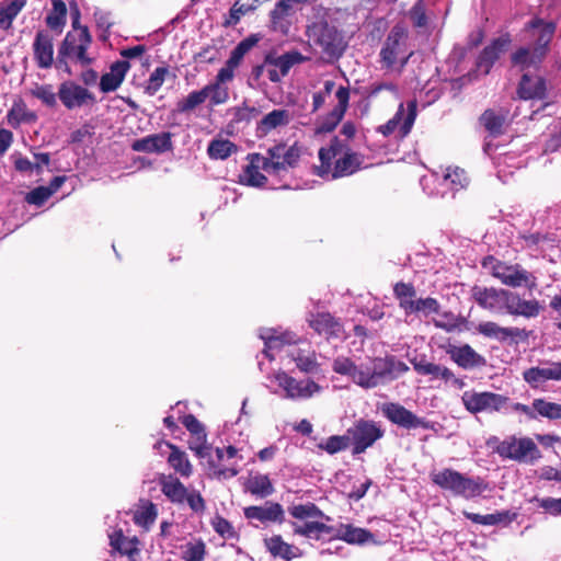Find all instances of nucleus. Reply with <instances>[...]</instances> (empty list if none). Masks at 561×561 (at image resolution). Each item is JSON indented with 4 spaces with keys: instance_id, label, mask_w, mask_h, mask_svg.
Returning <instances> with one entry per match:
<instances>
[{
    "instance_id": "obj_1",
    "label": "nucleus",
    "mask_w": 561,
    "mask_h": 561,
    "mask_svg": "<svg viewBox=\"0 0 561 561\" xmlns=\"http://www.w3.org/2000/svg\"><path fill=\"white\" fill-rule=\"evenodd\" d=\"M260 339L264 342L263 353L270 359L283 354L289 362L304 373H312L318 368L317 357L309 343L298 341L295 333L274 328H262Z\"/></svg>"
},
{
    "instance_id": "obj_2",
    "label": "nucleus",
    "mask_w": 561,
    "mask_h": 561,
    "mask_svg": "<svg viewBox=\"0 0 561 561\" xmlns=\"http://www.w3.org/2000/svg\"><path fill=\"white\" fill-rule=\"evenodd\" d=\"M472 297L481 308L496 313L505 311L513 316L535 318L541 310L536 299L525 300L518 294L506 289L476 286Z\"/></svg>"
},
{
    "instance_id": "obj_3",
    "label": "nucleus",
    "mask_w": 561,
    "mask_h": 561,
    "mask_svg": "<svg viewBox=\"0 0 561 561\" xmlns=\"http://www.w3.org/2000/svg\"><path fill=\"white\" fill-rule=\"evenodd\" d=\"M319 160L317 174L328 180L352 175L363 164V157L337 137H334L328 147L319 150Z\"/></svg>"
},
{
    "instance_id": "obj_4",
    "label": "nucleus",
    "mask_w": 561,
    "mask_h": 561,
    "mask_svg": "<svg viewBox=\"0 0 561 561\" xmlns=\"http://www.w3.org/2000/svg\"><path fill=\"white\" fill-rule=\"evenodd\" d=\"M556 24L541 19H533L525 27V39L529 46L519 48L513 56L512 62L522 70L537 68L548 51V46L554 35Z\"/></svg>"
},
{
    "instance_id": "obj_5",
    "label": "nucleus",
    "mask_w": 561,
    "mask_h": 561,
    "mask_svg": "<svg viewBox=\"0 0 561 561\" xmlns=\"http://www.w3.org/2000/svg\"><path fill=\"white\" fill-rule=\"evenodd\" d=\"M332 369L339 375L346 376L355 385L365 389L382 385L378 357L354 360L350 357L339 356L334 359Z\"/></svg>"
},
{
    "instance_id": "obj_6",
    "label": "nucleus",
    "mask_w": 561,
    "mask_h": 561,
    "mask_svg": "<svg viewBox=\"0 0 561 561\" xmlns=\"http://www.w3.org/2000/svg\"><path fill=\"white\" fill-rule=\"evenodd\" d=\"M271 391L293 401H305L318 396L322 387L310 378L296 379L284 370H277L270 377Z\"/></svg>"
},
{
    "instance_id": "obj_7",
    "label": "nucleus",
    "mask_w": 561,
    "mask_h": 561,
    "mask_svg": "<svg viewBox=\"0 0 561 561\" xmlns=\"http://www.w3.org/2000/svg\"><path fill=\"white\" fill-rule=\"evenodd\" d=\"M469 184L467 172L459 167H446L442 174L434 172L421 179L423 191L430 196L451 197Z\"/></svg>"
},
{
    "instance_id": "obj_8",
    "label": "nucleus",
    "mask_w": 561,
    "mask_h": 561,
    "mask_svg": "<svg viewBox=\"0 0 561 561\" xmlns=\"http://www.w3.org/2000/svg\"><path fill=\"white\" fill-rule=\"evenodd\" d=\"M288 512L296 519L291 523L294 534L314 540L330 534V527L323 523V513L314 504H295Z\"/></svg>"
},
{
    "instance_id": "obj_9",
    "label": "nucleus",
    "mask_w": 561,
    "mask_h": 561,
    "mask_svg": "<svg viewBox=\"0 0 561 561\" xmlns=\"http://www.w3.org/2000/svg\"><path fill=\"white\" fill-rule=\"evenodd\" d=\"M432 481L444 491L450 492L453 495L471 499L480 495L483 485L478 479H472L462 473L445 468L431 473Z\"/></svg>"
},
{
    "instance_id": "obj_10",
    "label": "nucleus",
    "mask_w": 561,
    "mask_h": 561,
    "mask_svg": "<svg viewBox=\"0 0 561 561\" xmlns=\"http://www.w3.org/2000/svg\"><path fill=\"white\" fill-rule=\"evenodd\" d=\"M408 33L401 25L392 27L380 50L382 67L390 71L401 72L411 53L407 51Z\"/></svg>"
},
{
    "instance_id": "obj_11",
    "label": "nucleus",
    "mask_w": 561,
    "mask_h": 561,
    "mask_svg": "<svg viewBox=\"0 0 561 561\" xmlns=\"http://www.w3.org/2000/svg\"><path fill=\"white\" fill-rule=\"evenodd\" d=\"M489 445H495V451L505 459L528 463L540 458L539 448L529 437L510 436L501 442L492 437Z\"/></svg>"
},
{
    "instance_id": "obj_12",
    "label": "nucleus",
    "mask_w": 561,
    "mask_h": 561,
    "mask_svg": "<svg viewBox=\"0 0 561 561\" xmlns=\"http://www.w3.org/2000/svg\"><path fill=\"white\" fill-rule=\"evenodd\" d=\"M241 451L242 447L234 445L225 448L217 447L215 458L210 455L207 460L209 476L224 480L236 477L242 469L243 456Z\"/></svg>"
},
{
    "instance_id": "obj_13",
    "label": "nucleus",
    "mask_w": 561,
    "mask_h": 561,
    "mask_svg": "<svg viewBox=\"0 0 561 561\" xmlns=\"http://www.w3.org/2000/svg\"><path fill=\"white\" fill-rule=\"evenodd\" d=\"M483 266L489 270L495 278H497L502 284L506 286L513 288L526 287L530 290L537 286L536 277L517 264L508 265L495 261L493 257H488L484 260Z\"/></svg>"
},
{
    "instance_id": "obj_14",
    "label": "nucleus",
    "mask_w": 561,
    "mask_h": 561,
    "mask_svg": "<svg viewBox=\"0 0 561 561\" xmlns=\"http://www.w3.org/2000/svg\"><path fill=\"white\" fill-rule=\"evenodd\" d=\"M92 44V36L90 32L80 31L78 34H66L58 48V59L60 62L79 64L82 67L92 64L93 58L89 56V48Z\"/></svg>"
},
{
    "instance_id": "obj_15",
    "label": "nucleus",
    "mask_w": 561,
    "mask_h": 561,
    "mask_svg": "<svg viewBox=\"0 0 561 561\" xmlns=\"http://www.w3.org/2000/svg\"><path fill=\"white\" fill-rule=\"evenodd\" d=\"M307 35L309 41L329 58L337 57L343 51L344 45L341 35L335 27L327 23L319 22L308 26Z\"/></svg>"
},
{
    "instance_id": "obj_16",
    "label": "nucleus",
    "mask_w": 561,
    "mask_h": 561,
    "mask_svg": "<svg viewBox=\"0 0 561 561\" xmlns=\"http://www.w3.org/2000/svg\"><path fill=\"white\" fill-rule=\"evenodd\" d=\"M301 153L302 147L297 142L290 146L278 144L267 149L265 158L270 165V175H280L297 167Z\"/></svg>"
},
{
    "instance_id": "obj_17",
    "label": "nucleus",
    "mask_w": 561,
    "mask_h": 561,
    "mask_svg": "<svg viewBox=\"0 0 561 561\" xmlns=\"http://www.w3.org/2000/svg\"><path fill=\"white\" fill-rule=\"evenodd\" d=\"M507 398L497 393L473 390L465 391L461 396L462 404L470 413L499 412L507 402Z\"/></svg>"
},
{
    "instance_id": "obj_18",
    "label": "nucleus",
    "mask_w": 561,
    "mask_h": 561,
    "mask_svg": "<svg viewBox=\"0 0 561 561\" xmlns=\"http://www.w3.org/2000/svg\"><path fill=\"white\" fill-rule=\"evenodd\" d=\"M58 99L68 111L79 110L95 102V96L92 92L72 80H67L59 84Z\"/></svg>"
},
{
    "instance_id": "obj_19",
    "label": "nucleus",
    "mask_w": 561,
    "mask_h": 561,
    "mask_svg": "<svg viewBox=\"0 0 561 561\" xmlns=\"http://www.w3.org/2000/svg\"><path fill=\"white\" fill-rule=\"evenodd\" d=\"M350 442L354 445V453H364L368 447L382 437L383 431L374 421L359 420L348 428Z\"/></svg>"
},
{
    "instance_id": "obj_20",
    "label": "nucleus",
    "mask_w": 561,
    "mask_h": 561,
    "mask_svg": "<svg viewBox=\"0 0 561 561\" xmlns=\"http://www.w3.org/2000/svg\"><path fill=\"white\" fill-rule=\"evenodd\" d=\"M244 517L254 526H267L274 523H283L285 513L280 504L265 502L263 505H252L243 508Z\"/></svg>"
},
{
    "instance_id": "obj_21",
    "label": "nucleus",
    "mask_w": 561,
    "mask_h": 561,
    "mask_svg": "<svg viewBox=\"0 0 561 561\" xmlns=\"http://www.w3.org/2000/svg\"><path fill=\"white\" fill-rule=\"evenodd\" d=\"M247 162L239 176L240 183L253 187L264 186L267 181L266 174L270 175V165L265 156L256 152L249 153Z\"/></svg>"
},
{
    "instance_id": "obj_22",
    "label": "nucleus",
    "mask_w": 561,
    "mask_h": 561,
    "mask_svg": "<svg viewBox=\"0 0 561 561\" xmlns=\"http://www.w3.org/2000/svg\"><path fill=\"white\" fill-rule=\"evenodd\" d=\"M336 104L332 111L320 119L314 128V135H322L331 133L337 126L345 115L350 102V90L346 87L340 85L335 91Z\"/></svg>"
},
{
    "instance_id": "obj_23",
    "label": "nucleus",
    "mask_w": 561,
    "mask_h": 561,
    "mask_svg": "<svg viewBox=\"0 0 561 561\" xmlns=\"http://www.w3.org/2000/svg\"><path fill=\"white\" fill-rule=\"evenodd\" d=\"M305 60H307V57L297 50H290L279 56L268 55L265 58L267 77L272 82H279L294 66Z\"/></svg>"
},
{
    "instance_id": "obj_24",
    "label": "nucleus",
    "mask_w": 561,
    "mask_h": 561,
    "mask_svg": "<svg viewBox=\"0 0 561 561\" xmlns=\"http://www.w3.org/2000/svg\"><path fill=\"white\" fill-rule=\"evenodd\" d=\"M523 378L533 389H542L548 381H561V362H542L524 370Z\"/></svg>"
},
{
    "instance_id": "obj_25",
    "label": "nucleus",
    "mask_w": 561,
    "mask_h": 561,
    "mask_svg": "<svg viewBox=\"0 0 561 561\" xmlns=\"http://www.w3.org/2000/svg\"><path fill=\"white\" fill-rule=\"evenodd\" d=\"M381 411L389 421L401 427L408 430L417 427L425 430L432 428V425L427 421L417 417L415 414L399 403H385L381 408Z\"/></svg>"
},
{
    "instance_id": "obj_26",
    "label": "nucleus",
    "mask_w": 561,
    "mask_h": 561,
    "mask_svg": "<svg viewBox=\"0 0 561 561\" xmlns=\"http://www.w3.org/2000/svg\"><path fill=\"white\" fill-rule=\"evenodd\" d=\"M299 5L294 0H280L271 11V24L274 31L287 34L296 20Z\"/></svg>"
},
{
    "instance_id": "obj_27",
    "label": "nucleus",
    "mask_w": 561,
    "mask_h": 561,
    "mask_svg": "<svg viewBox=\"0 0 561 561\" xmlns=\"http://www.w3.org/2000/svg\"><path fill=\"white\" fill-rule=\"evenodd\" d=\"M32 48L37 67L49 69L54 64V39L48 31L41 30L36 32Z\"/></svg>"
},
{
    "instance_id": "obj_28",
    "label": "nucleus",
    "mask_w": 561,
    "mask_h": 561,
    "mask_svg": "<svg viewBox=\"0 0 561 561\" xmlns=\"http://www.w3.org/2000/svg\"><path fill=\"white\" fill-rule=\"evenodd\" d=\"M172 148L171 134L159 133L148 135L144 138L136 139L131 144V149L137 152L161 153Z\"/></svg>"
},
{
    "instance_id": "obj_29",
    "label": "nucleus",
    "mask_w": 561,
    "mask_h": 561,
    "mask_svg": "<svg viewBox=\"0 0 561 561\" xmlns=\"http://www.w3.org/2000/svg\"><path fill=\"white\" fill-rule=\"evenodd\" d=\"M293 113L284 107L274 108L265 114L256 126V131L260 135L266 136L273 130L286 127L293 121Z\"/></svg>"
},
{
    "instance_id": "obj_30",
    "label": "nucleus",
    "mask_w": 561,
    "mask_h": 561,
    "mask_svg": "<svg viewBox=\"0 0 561 561\" xmlns=\"http://www.w3.org/2000/svg\"><path fill=\"white\" fill-rule=\"evenodd\" d=\"M417 116V103L415 100H410L405 104L400 103L396 114L390 118L394 121L397 128L399 129V138H405L416 119Z\"/></svg>"
},
{
    "instance_id": "obj_31",
    "label": "nucleus",
    "mask_w": 561,
    "mask_h": 561,
    "mask_svg": "<svg viewBox=\"0 0 561 561\" xmlns=\"http://www.w3.org/2000/svg\"><path fill=\"white\" fill-rule=\"evenodd\" d=\"M233 80L226 73L218 71L214 82L205 85L203 91L206 100L209 99L210 105L216 106L225 104L229 99V87L228 84Z\"/></svg>"
},
{
    "instance_id": "obj_32",
    "label": "nucleus",
    "mask_w": 561,
    "mask_h": 561,
    "mask_svg": "<svg viewBox=\"0 0 561 561\" xmlns=\"http://www.w3.org/2000/svg\"><path fill=\"white\" fill-rule=\"evenodd\" d=\"M130 65L128 61L118 60L114 62L110 71L104 73L100 79V90L103 93H108L117 90L123 83Z\"/></svg>"
},
{
    "instance_id": "obj_33",
    "label": "nucleus",
    "mask_w": 561,
    "mask_h": 561,
    "mask_svg": "<svg viewBox=\"0 0 561 561\" xmlns=\"http://www.w3.org/2000/svg\"><path fill=\"white\" fill-rule=\"evenodd\" d=\"M264 546L274 558H279L285 561H291L302 554L298 547L284 541L279 535L265 538Z\"/></svg>"
},
{
    "instance_id": "obj_34",
    "label": "nucleus",
    "mask_w": 561,
    "mask_h": 561,
    "mask_svg": "<svg viewBox=\"0 0 561 561\" xmlns=\"http://www.w3.org/2000/svg\"><path fill=\"white\" fill-rule=\"evenodd\" d=\"M309 325L319 334L327 337H341L343 328L340 322L333 319L329 313H311L307 319Z\"/></svg>"
},
{
    "instance_id": "obj_35",
    "label": "nucleus",
    "mask_w": 561,
    "mask_h": 561,
    "mask_svg": "<svg viewBox=\"0 0 561 561\" xmlns=\"http://www.w3.org/2000/svg\"><path fill=\"white\" fill-rule=\"evenodd\" d=\"M518 93L524 100H541L546 95L545 80L541 77L527 71L522 77Z\"/></svg>"
},
{
    "instance_id": "obj_36",
    "label": "nucleus",
    "mask_w": 561,
    "mask_h": 561,
    "mask_svg": "<svg viewBox=\"0 0 561 561\" xmlns=\"http://www.w3.org/2000/svg\"><path fill=\"white\" fill-rule=\"evenodd\" d=\"M510 45V38L502 36L495 39L490 46L485 47L478 59L477 67L479 71L486 75L493 62L503 54Z\"/></svg>"
},
{
    "instance_id": "obj_37",
    "label": "nucleus",
    "mask_w": 561,
    "mask_h": 561,
    "mask_svg": "<svg viewBox=\"0 0 561 561\" xmlns=\"http://www.w3.org/2000/svg\"><path fill=\"white\" fill-rule=\"evenodd\" d=\"M449 354L451 359L465 369L480 367L485 364V359L468 344L451 347Z\"/></svg>"
},
{
    "instance_id": "obj_38",
    "label": "nucleus",
    "mask_w": 561,
    "mask_h": 561,
    "mask_svg": "<svg viewBox=\"0 0 561 561\" xmlns=\"http://www.w3.org/2000/svg\"><path fill=\"white\" fill-rule=\"evenodd\" d=\"M108 537L115 552L126 556L128 561H136L135 556L139 553V540L136 537H125L122 530H115Z\"/></svg>"
},
{
    "instance_id": "obj_39",
    "label": "nucleus",
    "mask_w": 561,
    "mask_h": 561,
    "mask_svg": "<svg viewBox=\"0 0 561 561\" xmlns=\"http://www.w3.org/2000/svg\"><path fill=\"white\" fill-rule=\"evenodd\" d=\"M160 485L162 493L171 502L183 503L185 501L187 490L178 478L173 476H163L160 479Z\"/></svg>"
},
{
    "instance_id": "obj_40",
    "label": "nucleus",
    "mask_w": 561,
    "mask_h": 561,
    "mask_svg": "<svg viewBox=\"0 0 561 561\" xmlns=\"http://www.w3.org/2000/svg\"><path fill=\"white\" fill-rule=\"evenodd\" d=\"M378 363L380 365L382 383L388 380L396 379L409 370V367L405 363L397 359L393 356H388L385 358L378 357Z\"/></svg>"
},
{
    "instance_id": "obj_41",
    "label": "nucleus",
    "mask_w": 561,
    "mask_h": 561,
    "mask_svg": "<svg viewBox=\"0 0 561 561\" xmlns=\"http://www.w3.org/2000/svg\"><path fill=\"white\" fill-rule=\"evenodd\" d=\"M26 0H7L0 3V28L9 30L14 19L25 7Z\"/></svg>"
},
{
    "instance_id": "obj_42",
    "label": "nucleus",
    "mask_w": 561,
    "mask_h": 561,
    "mask_svg": "<svg viewBox=\"0 0 561 561\" xmlns=\"http://www.w3.org/2000/svg\"><path fill=\"white\" fill-rule=\"evenodd\" d=\"M340 539L352 545H364L374 541V536L368 530L352 525H342L337 530Z\"/></svg>"
},
{
    "instance_id": "obj_43",
    "label": "nucleus",
    "mask_w": 561,
    "mask_h": 561,
    "mask_svg": "<svg viewBox=\"0 0 561 561\" xmlns=\"http://www.w3.org/2000/svg\"><path fill=\"white\" fill-rule=\"evenodd\" d=\"M244 488L245 491L259 497H267L274 492V488L268 476L262 473L250 476Z\"/></svg>"
},
{
    "instance_id": "obj_44",
    "label": "nucleus",
    "mask_w": 561,
    "mask_h": 561,
    "mask_svg": "<svg viewBox=\"0 0 561 561\" xmlns=\"http://www.w3.org/2000/svg\"><path fill=\"white\" fill-rule=\"evenodd\" d=\"M157 516V506L152 502L142 501L134 512V522L144 529L149 530Z\"/></svg>"
},
{
    "instance_id": "obj_45",
    "label": "nucleus",
    "mask_w": 561,
    "mask_h": 561,
    "mask_svg": "<svg viewBox=\"0 0 561 561\" xmlns=\"http://www.w3.org/2000/svg\"><path fill=\"white\" fill-rule=\"evenodd\" d=\"M8 124L16 128L22 123H33L36 121V114L27 110L26 105L22 101L13 103L12 107L7 114Z\"/></svg>"
},
{
    "instance_id": "obj_46",
    "label": "nucleus",
    "mask_w": 561,
    "mask_h": 561,
    "mask_svg": "<svg viewBox=\"0 0 561 561\" xmlns=\"http://www.w3.org/2000/svg\"><path fill=\"white\" fill-rule=\"evenodd\" d=\"M67 21V7L62 0H51V10L47 14L46 25L57 32H61Z\"/></svg>"
},
{
    "instance_id": "obj_47",
    "label": "nucleus",
    "mask_w": 561,
    "mask_h": 561,
    "mask_svg": "<svg viewBox=\"0 0 561 561\" xmlns=\"http://www.w3.org/2000/svg\"><path fill=\"white\" fill-rule=\"evenodd\" d=\"M478 332L486 337L505 341L513 337L516 333L515 329L503 328L492 321L481 322L478 328Z\"/></svg>"
},
{
    "instance_id": "obj_48",
    "label": "nucleus",
    "mask_w": 561,
    "mask_h": 561,
    "mask_svg": "<svg viewBox=\"0 0 561 561\" xmlns=\"http://www.w3.org/2000/svg\"><path fill=\"white\" fill-rule=\"evenodd\" d=\"M165 446L172 450L168 459L170 466L182 477H190L192 474V465L186 455L171 444H165Z\"/></svg>"
},
{
    "instance_id": "obj_49",
    "label": "nucleus",
    "mask_w": 561,
    "mask_h": 561,
    "mask_svg": "<svg viewBox=\"0 0 561 561\" xmlns=\"http://www.w3.org/2000/svg\"><path fill=\"white\" fill-rule=\"evenodd\" d=\"M481 122L492 135H499L507 123V115L490 110L484 112Z\"/></svg>"
},
{
    "instance_id": "obj_50",
    "label": "nucleus",
    "mask_w": 561,
    "mask_h": 561,
    "mask_svg": "<svg viewBox=\"0 0 561 561\" xmlns=\"http://www.w3.org/2000/svg\"><path fill=\"white\" fill-rule=\"evenodd\" d=\"M30 93L32 96L38 99L47 107H56L58 92L56 93L51 84H35L31 88Z\"/></svg>"
},
{
    "instance_id": "obj_51",
    "label": "nucleus",
    "mask_w": 561,
    "mask_h": 561,
    "mask_svg": "<svg viewBox=\"0 0 561 561\" xmlns=\"http://www.w3.org/2000/svg\"><path fill=\"white\" fill-rule=\"evenodd\" d=\"M237 147L228 139H215L208 146V154L213 159H227Z\"/></svg>"
},
{
    "instance_id": "obj_52",
    "label": "nucleus",
    "mask_w": 561,
    "mask_h": 561,
    "mask_svg": "<svg viewBox=\"0 0 561 561\" xmlns=\"http://www.w3.org/2000/svg\"><path fill=\"white\" fill-rule=\"evenodd\" d=\"M382 94L392 100H398L400 98L399 89L392 82H375L367 90V99L369 100L377 99Z\"/></svg>"
},
{
    "instance_id": "obj_53",
    "label": "nucleus",
    "mask_w": 561,
    "mask_h": 561,
    "mask_svg": "<svg viewBox=\"0 0 561 561\" xmlns=\"http://www.w3.org/2000/svg\"><path fill=\"white\" fill-rule=\"evenodd\" d=\"M206 101L203 89L190 92L176 104V111L180 113H190Z\"/></svg>"
},
{
    "instance_id": "obj_54",
    "label": "nucleus",
    "mask_w": 561,
    "mask_h": 561,
    "mask_svg": "<svg viewBox=\"0 0 561 561\" xmlns=\"http://www.w3.org/2000/svg\"><path fill=\"white\" fill-rule=\"evenodd\" d=\"M534 408L537 413V417H547L550 420L561 419V404L554 402H548L543 399H535Z\"/></svg>"
},
{
    "instance_id": "obj_55",
    "label": "nucleus",
    "mask_w": 561,
    "mask_h": 561,
    "mask_svg": "<svg viewBox=\"0 0 561 561\" xmlns=\"http://www.w3.org/2000/svg\"><path fill=\"white\" fill-rule=\"evenodd\" d=\"M188 446L190 449L194 451L195 455L202 460L207 461L209 456L211 455V447L207 443L206 433L191 436V439L188 440Z\"/></svg>"
},
{
    "instance_id": "obj_56",
    "label": "nucleus",
    "mask_w": 561,
    "mask_h": 561,
    "mask_svg": "<svg viewBox=\"0 0 561 561\" xmlns=\"http://www.w3.org/2000/svg\"><path fill=\"white\" fill-rule=\"evenodd\" d=\"M350 445L348 435H333L321 442L318 447L325 450L328 454L333 455L346 449Z\"/></svg>"
},
{
    "instance_id": "obj_57",
    "label": "nucleus",
    "mask_w": 561,
    "mask_h": 561,
    "mask_svg": "<svg viewBox=\"0 0 561 561\" xmlns=\"http://www.w3.org/2000/svg\"><path fill=\"white\" fill-rule=\"evenodd\" d=\"M248 51L238 44L231 51L228 60L225 66L219 69L220 72L228 75L231 78H234V71L240 66L243 57Z\"/></svg>"
},
{
    "instance_id": "obj_58",
    "label": "nucleus",
    "mask_w": 561,
    "mask_h": 561,
    "mask_svg": "<svg viewBox=\"0 0 561 561\" xmlns=\"http://www.w3.org/2000/svg\"><path fill=\"white\" fill-rule=\"evenodd\" d=\"M248 51L238 44L231 51L228 60L225 66L219 69L220 72L228 75L231 78H234V71L240 66L243 57Z\"/></svg>"
},
{
    "instance_id": "obj_59",
    "label": "nucleus",
    "mask_w": 561,
    "mask_h": 561,
    "mask_svg": "<svg viewBox=\"0 0 561 561\" xmlns=\"http://www.w3.org/2000/svg\"><path fill=\"white\" fill-rule=\"evenodd\" d=\"M169 73V69L167 67H158L156 68L149 76L147 81L145 91L149 95H154L162 84L165 81V77Z\"/></svg>"
},
{
    "instance_id": "obj_60",
    "label": "nucleus",
    "mask_w": 561,
    "mask_h": 561,
    "mask_svg": "<svg viewBox=\"0 0 561 561\" xmlns=\"http://www.w3.org/2000/svg\"><path fill=\"white\" fill-rule=\"evenodd\" d=\"M206 547L202 540L187 542L183 548V559L185 561H204Z\"/></svg>"
},
{
    "instance_id": "obj_61",
    "label": "nucleus",
    "mask_w": 561,
    "mask_h": 561,
    "mask_svg": "<svg viewBox=\"0 0 561 561\" xmlns=\"http://www.w3.org/2000/svg\"><path fill=\"white\" fill-rule=\"evenodd\" d=\"M210 524L214 530L224 539H234L237 537L233 526L226 518L216 515L211 518Z\"/></svg>"
},
{
    "instance_id": "obj_62",
    "label": "nucleus",
    "mask_w": 561,
    "mask_h": 561,
    "mask_svg": "<svg viewBox=\"0 0 561 561\" xmlns=\"http://www.w3.org/2000/svg\"><path fill=\"white\" fill-rule=\"evenodd\" d=\"M336 85L333 80H325L323 82V88L316 92L312 98V111H318L327 101V98L330 96L333 92L336 91Z\"/></svg>"
},
{
    "instance_id": "obj_63",
    "label": "nucleus",
    "mask_w": 561,
    "mask_h": 561,
    "mask_svg": "<svg viewBox=\"0 0 561 561\" xmlns=\"http://www.w3.org/2000/svg\"><path fill=\"white\" fill-rule=\"evenodd\" d=\"M256 4L251 1L250 3H241L237 1L230 10L229 24H237L242 15L254 10Z\"/></svg>"
},
{
    "instance_id": "obj_64",
    "label": "nucleus",
    "mask_w": 561,
    "mask_h": 561,
    "mask_svg": "<svg viewBox=\"0 0 561 561\" xmlns=\"http://www.w3.org/2000/svg\"><path fill=\"white\" fill-rule=\"evenodd\" d=\"M51 196L46 186H38L32 190L25 197L26 202L32 205L41 206Z\"/></svg>"
}]
</instances>
